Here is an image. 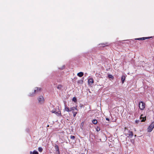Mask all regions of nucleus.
I'll return each instance as SVG.
<instances>
[{"label":"nucleus","instance_id":"obj_25","mask_svg":"<svg viewBox=\"0 0 154 154\" xmlns=\"http://www.w3.org/2000/svg\"><path fill=\"white\" fill-rule=\"evenodd\" d=\"M106 120H108V121H109V118H106Z\"/></svg>","mask_w":154,"mask_h":154},{"label":"nucleus","instance_id":"obj_4","mask_svg":"<svg viewBox=\"0 0 154 154\" xmlns=\"http://www.w3.org/2000/svg\"><path fill=\"white\" fill-rule=\"evenodd\" d=\"M143 116V115H141V116L140 117V119H141L142 118L143 119L141 120H136L135 121V122L136 123H138L139 122H144L145 121L146 119V118L145 117H142V116Z\"/></svg>","mask_w":154,"mask_h":154},{"label":"nucleus","instance_id":"obj_12","mask_svg":"<svg viewBox=\"0 0 154 154\" xmlns=\"http://www.w3.org/2000/svg\"><path fill=\"white\" fill-rule=\"evenodd\" d=\"M84 75L83 72H79L77 74V75L79 77H82Z\"/></svg>","mask_w":154,"mask_h":154},{"label":"nucleus","instance_id":"obj_23","mask_svg":"<svg viewBox=\"0 0 154 154\" xmlns=\"http://www.w3.org/2000/svg\"><path fill=\"white\" fill-rule=\"evenodd\" d=\"M72 100L75 102H76L77 101L76 98L75 97H74L72 98Z\"/></svg>","mask_w":154,"mask_h":154},{"label":"nucleus","instance_id":"obj_5","mask_svg":"<svg viewBox=\"0 0 154 154\" xmlns=\"http://www.w3.org/2000/svg\"><path fill=\"white\" fill-rule=\"evenodd\" d=\"M40 88L36 87L35 88V89L34 91V92L32 94H30L29 95V96L31 97L33 96L34 95V94L35 93H36L38 91H40Z\"/></svg>","mask_w":154,"mask_h":154},{"label":"nucleus","instance_id":"obj_11","mask_svg":"<svg viewBox=\"0 0 154 154\" xmlns=\"http://www.w3.org/2000/svg\"><path fill=\"white\" fill-rule=\"evenodd\" d=\"M88 83L89 84H92L94 83L93 79L92 78H90L88 80Z\"/></svg>","mask_w":154,"mask_h":154},{"label":"nucleus","instance_id":"obj_13","mask_svg":"<svg viewBox=\"0 0 154 154\" xmlns=\"http://www.w3.org/2000/svg\"><path fill=\"white\" fill-rule=\"evenodd\" d=\"M55 114L58 116L61 115V112L60 111H59L57 112H56Z\"/></svg>","mask_w":154,"mask_h":154},{"label":"nucleus","instance_id":"obj_2","mask_svg":"<svg viewBox=\"0 0 154 154\" xmlns=\"http://www.w3.org/2000/svg\"><path fill=\"white\" fill-rule=\"evenodd\" d=\"M154 128V122H152L149 126L147 128L148 132H151Z\"/></svg>","mask_w":154,"mask_h":154},{"label":"nucleus","instance_id":"obj_7","mask_svg":"<svg viewBox=\"0 0 154 154\" xmlns=\"http://www.w3.org/2000/svg\"><path fill=\"white\" fill-rule=\"evenodd\" d=\"M55 148L56 150L57 153V154H60V152L59 150V147L58 145H55Z\"/></svg>","mask_w":154,"mask_h":154},{"label":"nucleus","instance_id":"obj_14","mask_svg":"<svg viewBox=\"0 0 154 154\" xmlns=\"http://www.w3.org/2000/svg\"><path fill=\"white\" fill-rule=\"evenodd\" d=\"M92 122L94 124H96L97 123V122L96 119H94L92 121Z\"/></svg>","mask_w":154,"mask_h":154},{"label":"nucleus","instance_id":"obj_17","mask_svg":"<svg viewBox=\"0 0 154 154\" xmlns=\"http://www.w3.org/2000/svg\"><path fill=\"white\" fill-rule=\"evenodd\" d=\"M38 150L39 152H42L43 151V149L41 147H39L38 148Z\"/></svg>","mask_w":154,"mask_h":154},{"label":"nucleus","instance_id":"obj_21","mask_svg":"<svg viewBox=\"0 0 154 154\" xmlns=\"http://www.w3.org/2000/svg\"><path fill=\"white\" fill-rule=\"evenodd\" d=\"M96 130L97 131H99L100 130V127H97V128H96Z\"/></svg>","mask_w":154,"mask_h":154},{"label":"nucleus","instance_id":"obj_6","mask_svg":"<svg viewBox=\"0 0 154 154\" xmlns=\"http://www.w3.org/2000/svg\"><path fill=\"white\" fill-rule=\"evenodd\" d=\"M125 134L126 136L130 138H131L133 135V132L130 131H129L128 133Z\"/></svg>","mask_w":154,"mask_h":154},{"label":"nucleus","instance_id":"obj_19","mask_svg":"<svg viewBox=\"0 0 154 154\" xmlns=\"http://www.w3.org/2000/svg\"><path fill=\"white\" fill-rule=\"evenodd\" d=\"M62 87V86L61 85H58V86H57V88L59 89V90H60L61 89V88Z\"/></svg>","mask_w":154,"mask_h":154},{"label":"nucleus","instance_id":"obj_28","mask_svg":"<svg viewBox=\"0 0 154 154\" xmlns=\"http://www.w3.org/2000/svg\"><path fill=\"white\" fill-rule=\"evenodd\" d=\"M106 44H104L103 45H106Z\"/></svg>","mask_w":154,"mask_h":154},{"label":"nucleus","instance_id":"obj_3","mask_svg":"<svg viewBox=\"0 0 154 154\" xmlns=\"http://www.w3.org/2000/svg\"><path fill=\"white\" fill-rule=\"evenodd\" d=\"M139 106L140 109L141 110H143L145 107V103L144 102L141 101L139 103Z\"/></svg>","mask_w":154,"mask_h":154},{"label":"nucleus","instance_id":"obj_9","mask_svg":"<svg viewBox=\"0 0 154 154\" xmlns=\"http://www.w3.org/2000/svg\"><path fill=\"white\" fill-rule=\"evenodd\" d=\"M70 109L67 107L66 105H65V108L64 110L65 111L68 112H70Z\"/></svg>","mask_w":154,"mask_h":154},{"label":"nucleus","instance_id":"obj_1","mask_svg":"<svg viewBox=\"0 0 154 154\" xmlns=\"http://www.w3.org/2000/svg\"><path fill=\"white\" fill-rule=\"evenodd\" d=\"M38 103L40 104L43 103L45 101V99L42 96H40L38 98Z\"/></svg>","mask_w":154,"mask_h":154},{"label":"nucleus","instance_id":"obj_24","mask_svg":"<svg viewBox=\"0 0 154 154\" xmlns=\"http://www.w3.org/2000/svg\"><path fill=\"white\" fill-rule=\"evenodd\" d=\"M51 112L52 113H54L55 114L56 112V110H53L51 111Z\"/></svg>","mask_w":154,"mask_h":154},{"label":"nucleus","instance_id":"obj_20","mask_svg":"<svg viewBox=\"0 0 154 154\" xmlns=\"http://www.w3.org/2000/svg\"><path fill=\"white\" fill-rule=\"evenodd\" d=\"M32 154H38V152L35 150H34L32 152Z\"/></svg>","mask_w":154,"mask_h":154},{"label":"nucleus","instance_id":"obj_22","mask_svg":"<svg viewBox=\"0 0 154 154\" xmlns=\"http://www.w3.org/2000/svg\"><path fill=\"white\" fill-rule=\"evenodd\" d=\"M70 138L72 140H75V137L73 135H71L70 136Z\"/></svg>","mask_w":154,"mask_h":154},{"label":"nucleus","instance_id":"obj_15","mask_svg":"<svg viewBox=\"0 0 154 154\" xmlns=\"http://www.w3.org/2000/svg\"><path fill=\"white\" fill-rule=\"evenodd\" d=\"M153 37H154L153 36H151V37H142V38H152Z\"/></svg>","mask_w":154,"mask_h":154},{"label":"nucleus","instance_id":"obj_16","mask_svg":"<svg viewBox=\"0 0 154 154\" xmlns=\"http://www.w3.org/2000/svg\"><path fill=\"white\" fill-rule=\"evenodd\" d=\"M108 77L109 78H112V79H113L114 78L113 76L111 74H109L108 75Z\"/></svg>","mask_w":154,"mask_h":154},{"label":"nucleus","instance_id":"obj_8","mask_svg":"<svg viewBox=\"0 0 154 154\" xmlns=\"http://www.w3.org/2000/svg\"><path fill=\"white\" fill-rule=\"evenodd\" d=\"M125 78H126V76H125V75H123L122 76V78H121V80H122V84H123L124 83V81L125 79Z\"/></svg>","mask_w":154,"mask_h":154},{"label":"nucleus","instance_id":"obj_18","mask_svg":"<svg viewBox=\"0 0 154 154\" xmlns=\"http://www.w3.org/2000/svg\"><path fill=\"white\" fill-rule=\"evenodd\" d=\"M72 113H73V116L74 117H75L76 114H77V112L75 111H72Z\"/></svg>","mask_w":154,"mask_h":154},{"label":"nucleus","instance_id":"obj_26","mask_svg":"<svg viewBox=\"0 0 154 154\" xmlns=\"http://www.w3.org/2000/svg\"><path fill=\"white\" fill-rule=\"evenodd\" d=\"M137 39V40H145V39Z\"/></svg>","mask_w":154,"mask_h":154},{"label":"nucleus","instance_id":"obj_10","mask_svg":"<svg viewBox=\"0 0 154 154\" xmlns=\"http://www.w3.org/2000/svg\"><path fill=\"white\" fill-rule=\"evenodd\" d=\"M70 109V112L72 111H74V110H78V109L76 107H74V106H73V107H71Z\"/></svg>","mask_w":154,"mask_h":154},{"label":"nucleus","instance_id":"obj_27","mask_svg":"<svg viewBox=\"0 0 154 154\" xmlns=\"http://www.w3.org/2000/svg\"><path fill=\"white\" fill-rule=\"evenodd\" d=\"M30 154H32V151H30Z\"/></svg>","mask_w":154,"mask_h":154}]
</instances>
